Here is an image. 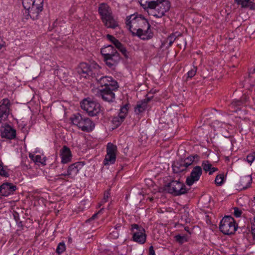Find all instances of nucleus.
<instances>
[{"label":"nucleus","instance_id":"f257e3e1","mask_svg":"<svg viewBox=\"0 0 255 255\" xmlns=\"http://www.w3.org/2000/svg\"><path fill=\"white\" fill-rule=\"evenodd\" d=\"M141 6L144 10L154 9L153 15L160 18L164 15L171 6L168 0H138Z\"/></svg>","mask_w":255,"mask_h":255},{"label":"nucleus","instance_id":"13d9d810","mask_svg":"<svg viewBox=\"0 0 255 255\" xmlns=\"http://www.w3.org/2000/svg\"><path fill=\"white\" fill-rule=\"evenodd\" d=\"M67 174H68V170H67V172L66 173H62L60 175L63 176L64 177L68 176L69 177V175Z\"/></svg>","mask_w":255,"mask_h":255},{"label":"nucleus","instance_id":"a211bd4d","mask_svg":"<svg viewBox=\"0 0 255 255\" xmlns=\"http://www.w3.org/2000/svg\"><path fill=\"white\" fill-rule=\"evenodd\" d=\"M16 186L11 183L5 182L0 186V195L8 196L16 190Z\"/></svg>","mask_w":255,"mask_h":255},{"label":"nucleus","instance_id":"c756f323","mask_svg":"<svg viewBox=\"0 0 255 255\" xmlns=\"http://www.w3.org/2000/svg\"><path fill=\"white\" fill-rule=\"evenodd\" d=\"M174 238L176 242L181 245L187 242L189 239V237L187 235H181L180 234L176 235Z\"/></svg>","mask_w":255,"mask_h":255},{"label":"nucleus","instance_id":"dca6fc26","mask_svg":"<svg viewBox=\"0 0 255 255\" xmlns=\"http://www.w3.org/2000/svg\"><path fill=\"white\" fill-rule=\"evenodd\" d=\"M10 102L8 99H3L0 102V123L6 120L9 113Z\"/></svg>","mask_w":255,"mask_h":255},{"label":"nucleus","instance_id":"37998d69","mask_svg":"<svg viewBox=\"0 0 255 255\" xmlns=\"http://www.w3.org/2000/svg\"><path fill=\"white\" fill-rule=\"evenodd\" d=\"M243 104V102L240 100H235L232 102L231 105L233 107L241 106Z\"/></svg>","mask_w":255,"mask_h":255},{"label":"nucleus","instance_id":"864d4df0","mask_svg":"<svg viewBox=\"0 0 255 255\" xmlns=\"http://www.w3.org/2000/svg\"><path fill=\"white\" fill-rule=\"evenodd\" d=\"M5 42L2 40V39L0 38V49L4 46Z\"/></svg>","mask_w":255,"mask_h":255},{"label":"nucleus","instance_id":"052dcab7","mask_svg":"<svg viewBox=\"0 0 255 255\" xmlns=\"http://www.w3.org/2000/svg\"><path fill=\"white\" fill-rule=\"evenodd\" d=\"M254 200L255 201V196L254 197Z\"/></svg>","mask_w":255,"mask_h":255},{"label":"nucleus","instance_id":"6e6552de","mask_svg":"<svg viewBox=\"0 0 255 255\" xmlns=\"http://www.w3.org/2000/svg\"><path fill=\"white\" fill-rule=\"evenodd\" d=\"M80 106L82 109L91 117L97 116L101 111L100 104L90 98L84 99L81 102Z\"/></svg>","mask_w":255,"mask_h":255},{"label":"nucleus","instance_id":"aec40b11","mask_svg":"<svg viewBox=\"0 0 255 255\" xmlns=\"http://www.w3.org/2000/svg\"><path fill=\"white\" fill-rule=\"evenodd\" d=\"M84 165L83 162H76L69 165L68 168L67 174L69 175V177L71 179H74Z\"/></svg>","mask_w":255,"mask_h":255},{"label":"nucleus","instance_id":"f03ea898","mask_svg":"<svg viewBox=\"0 0 255 255\" xmlns=\"http://www.w3.org/2000/svg\"><path fill=\"white\" fill-rule=\"evenodd\" d=\"M126 24L132 34L140 28L151 27L148 20L140 14H131L126 17Z\"/></svg>","mask_w":255,"mask_h":255},{"label":"nucleus","instance_id":"f704fd0d","mask_svg":"<svg viewBox=\"0 0 255 255\" xmlns=\"http://www.w3.org/2000/svg\"><path fill=\"white\" fill-rule=\"evenodd\" d=\"M251 0H234L235 2L241 5L242 7H247Z\"/></svg>","mask_w":255,"mask_h":255},{"label":"nucleus","instance_id":"e433bc0d","mask_svg":"<svg viewBox=\"0 0 255 255\" xmlns=\"http://www.w3.org/2000/svg\"><path fill=\"white\" fill-rule=\"evenodd\" d=\"M66 247L64 242L60 243L57 247L56 252L58 254H61L64 252L65 250Z\"/></svg>","mask_w":255,"mask_h":255},{"label":"nucleus","instance_id":"c85d7f7f","mask_svg":"<svg viewBox=\"0 0 255 255\" xmlns=\"http://www.w3.org/2000/svg\"><path fill=\"white\" fill-rule=\"evenodd\" d=\"M0 176L8 177L9 176L8 173V169H7V167L6 166H4L3 165V162L0 159Z\"/></svg>","mask_w":255,"mask_h":255},{"label":"nucleus","instance_id":"58836bf2","mask_svg":"<svg viewBox=\"0 0 255 255\" xmlns=\"http://www.w3.org/2000/svg\"><path fill=\"white\" fill-rule=\"evenodd\" d=\"M255 159V153L253 152L247 156V161L250 164H252Z\"/></svg>","mask_w":255,"mask_h":255},{"label":"nucleus","instance_id":"f3484780","mask_svg":"<svg viewBox=\"0 0 255 255\" xmlns=\"http://www.w3.org/2000/svg\"><path fill=\"white\" fill-rule=\"evenodd\" d=\"M132 35L137 36L142 40H146L152 38L153 33L150 29V27H148L147 26L144 28H141L140 29H138V31H136L134 33L132 32Z\"/></svg>","mask_w":255,"mask_h":255},{"label":"nucleus","instance_id":"412c9836","mask_svg":"<svg viewBox=\"0 0 255 255\" xmlns=\"http://www.w3.org/2000/svg\"><path fill=\"white\" fill-rule=\"evenodd\" d=\"M153 97H146L142 101L137 103L136 106L134 107V112L136 115H141L147 109L148 103L151 100Z\"/></svg>","mask_w":255,"mask_h":255},{"label":"nucleus","instance_id":"5701e85b","mask_svg":"<svg viewBox=\"0 0 255 255\" xmlns=\"http://www.w3.org/2000/svg\"><path fill=\"white\" fill-rule=\"evenodd\" d=\"M61 162L67 163L71 160V153L70 149L66 146H64L60 150Z\"/></svg>","mask_w":255,"mask_h":255},{"label":"nucleus","instance_id":"c03bdc74","mask_svg":"<svg viewBox=\"0 0 255 255\" xmlns=\"http://www.w3.org/2000/svg\"><path fill=\"white\" fill-rule=\"evenodd\" d=\"M188 213L184 212V214L181 217V220L184 221L186 223H190L191 219L188 217Z\"/></svg>","mask_w":255,"mask_h":255},{"label":"nucleus","instance_id":"4c0bfd02","mask_svg":"<svg viewBox=\"0 0 255 255\" xmlns=\"http://www.w3.org/2000/svg\"><path fill=\"white\" fill-rule=\"evenodd\" d=\"M197 67L193 66V68H192L190 71L187 73L188 78H191L193 77L197 72Z\"/></svg>","mask_w":255,"mask_h":255},{"label":"nucleus","instance_id":"a878e982","mask_svg":"<svg viewBox=\"0 0 255 255\" xmlns=\"http://www.w3.org/2000/svg\"><path fill=\"white\" fill-rule=\"evenodd\" d=\"M172 168L173 172L175 173H179L186 170V166L182 160L174 162L172 165Z\"/></svg>","mask_w":255,"mask_h":255},{"label":"nucleus","instance_id":"49530a36","mask_svg":"<svg viewBox=\"0 0 255 255\" xmlns=\"http://www.w3.org/2000/svg\"><path fill=\"white\" fill-rule=\"evenodd\" d=\"M148 255H155V251L152 246H151L149 248Z\"/></svg>","mask_w":255,"mask_h":255},{"label":"nucleus","instance_id":"39448f33","mask_svg":"<svg viewBox=\"0 0 255 255\" xmlns=\"http://www.w3.org/2000/svg\"><path fill=\"white\" fill-rule=\"evenodd\" d=\"M164 190L174 196H180L187 193L190 189L179 181L172 180L165 185Z\"/></svg>","mask_w":255,"mask_h":255},{"label":"nucleus","instance_id":"4be33fe9","mask_svg":"<svg viewBox=\"0 0 255 255\" xmlns=\"http://www.w3.org/2000/svg\"><path fill=\"white\" fill-rule=\"evenodd\" d=\"M98 12L101 19L113 14L111 8L106 3L99 4Z\"/></svg>","mask_w":255,"mask_h":255},{"label":"nucleus","instance_id":"79ce46f5","mask_svg":"<svg viewBox=\"0 0 255 255\" xmlns=\"http://www.w3.org/2000/svg\"><path fill=\"white\" fill-rule=\"evenodd\" d=\"M234 215L236 217H240L242 214V211L238 207H234Z\"/></svg>","mask_w":255,"mask_h":255},{"label":"nucleus","instance_id":"3c124183","mask_svg":"<svg viewBox=\"0 0 255 255\" xmlns=\"http://www.w3.org/2000/svg\"><path fill=\"white\" fill-rule=\"evenodd\" d=\"M109 195L110 194L109 192H106L104 193L103 200L105 202H106L107 201V199L109 198Z\"/></svg>","mask_w":255,"mask_h":255},{"label":"nucleus","instance_id":"09e8293b","mask_svg":"<svg viewBox=\"0 0 255 255\" xmlns=\"http://www.w3.org/2000/svg\"><path fill=\"white\" fill-rule=\"evenodd\" d=\"M218 168L216 167H213L212 166L211 167V170L209 171V174L212 175L214 172L218 171Z\"/></svg>","mask_w":255,"mask_h":255},{"label":"nucleus","instance_id":"680f3d73","mask_svg":"<svg viewBox=\"0 0 255 255\" xmlns=\"http://www.w3.org/2000/svg\"><path fill=\"white\" fill-rule=\"evenodd\" d=\"M254 221L255 222V217L254 218Z\"/></svg>","mask_w":255,"mask_h":255},{"label":"nucleus","instance_id":"cd10ccee","mask_svg":"<svg viewBox=\"0 0 255 255\" xmlns=\"http://www.w3.org/2000/svg\"><path fill=\"white\" fill-rule=\"evenodd\" d=\"M125 119L123 116H121L118 115L117 116L113 118L112 123L115 127L117 128L121 125Z\"/></svg>","mask_w":255,"mask_h":255},{"label":"nucleus","instance_id":"e2e57ef3","mask_svg":"<svg viewBox=\"0 0 255 255\" xmlns=\"http://www.w3.org/2000/svg\"><path fill=\"white\" fill-rule=\"evenodd\" d=\"M251 8H252V7H251ZM253 9H255V7H253Z\"/></svg>","mask_w":255,"mask_h":255},{"label":"nucleus","instance_id":"423d86ee","mask_svg":"<svg viewBox=\"0 0 255 255\" xmlns=\"http://www.w3.org/2000/svg\"><path fill=\"white\" fill-rule=\"evenodd\" d=\"M100 66L96 63H92L90 65L86 63H81L78 68L77 72L81 76L86 78L91 76L94 78L98 72L100 71Z\"/></svg>","mask_w":255,"mask_h":255},{"label":"nucleus","instance_id":"bb28decb","mask_svg":"<svg viewBox=\"0 0 255 255\" xmlns=\"http://www.w3.org/2000/svg\"><path fill=\"white\" fill-rule=\"evenodd\" d=\"M199 159V156L196 154L194 155H191L185 158L184 160H182L183 162V164L185 165L186 167L187 168L189 166L192 164L193 162L196 159L197 161Z\"/></svg>","mask_w":255,"mask_h":255},{"label":"nucleus","instance_id":"9d476101","mask_svg":"<svg viewBox=\"0 0 255 255\" xmlns=\"http://www.w3.org/2000/svg\"><path fill=\"white\" fill-rule=\"evenodd\" d=\"M131 231L133 232V241L140 244H144L146 240L144 229L135 224L131 225Z\"/></svg>","mask_w":255,"mask_h":255},{"label":"nucleus","instance_id":"ea45409f","mask_svg":"<svg viewBox=\"0 0 255 255\" xmlns=\"http://www.w3.org/2000/svg\"><path fill=\"white\" fill-rule=\"evenodd\" d=\"M176 37L174 34L169 36L167 39V42H168V46H171L175 40Z\"/></svg>","mask_w":255,"mask_h":255},{"label":"nucleus","instance_id":"6e6d98bb","mask_svg":"<svg viewBox=\"0 0 255 255\" xmlns=\"http://www.w3.org/2000/svg\"><path fill=\"white\" fill-rule=\"evenodd\" d=\"M185 230L186 232H187L189 234H191V232L190 231V228L188 227H185Z\"/></svg>","mask_w":255,"mask_h":255},{"label":"nucleus","instance_id":"8fccbe9b","mask_svg":"<svg viewBox=\"0 0 255 255\" xmlns=\"http://www.w3.org/2000/svg\"><path fill=\"white\" fill-rule=\"evenodd\" d=\"M107 39L110 41L112 43L115 39V37L112 35L107 34L106 36Z\"/></svg>","mask_w":255,"mask_h":255},{"label":"nucleus","instance_id":"4d7b16f0","mask_svg":"<svg viewBox=\"0 0 255 255\" xmlns=\"http://www.w3.org/2000/svg\"><path fill=\"white\" fill-rule=\"evenodd\" d=\"M98 213H96V214H94L92 217L90 219V220H94L95 219L96 217L97 216V215H98Z\"/></svg>","mask_w":255,"mask_h":255},{"label":"nucleus","instance_id":"0eeeda50","mask_svg":"<svg viewBox=\"0 0 255 255\" xmlns=\"http://www.w3.org/2000/svg\"><path fill=\"white\" fill-rule=\"evenodd\" d=\"M220 230L225 235L234 234L238 229V225L235 223L234 219L230 216L224 217L220 222Z\"/></svg>","mask_w":255,"mask_h":255},{"label":"nucleus","instance_id":"5fc2aeb1","mask_svg":"<svg viewBox=\"0 0 255 255\" xmlns=\"http://www.w3.org/2000/svg\"><path fill=\"white\" fill-rule=\"evenodd\" d=\"M249 75H250L251 74H253L254 73H255V68H253V69H250V70H249Z\"/></svg>","mask_w":255,"mask_h":255},{"label":"nucleus","instance_id":"2eb2a0df","mask_svg":"<svg viewBox=\"0 0 255 255\" xmlns=\"http://www.w3.org/2000/svg\"><path fill=\"white\" fill-rule=\"evenodd\" d=\"M120 54L118 52L110 56L103 58L106 66L109 68L114 70L121 61Z\"/></svg>","mask_w":255,"mask_h":255},{"label":"nucleus","instance_id":"2f4dec72","mask_svg":"<svg viewBox=\"0 0 255 255\" xmlns=\"http://www.w3.org/2000/svg\"><path fill=\"white\" fill-rule=\"evenodd\" d=\"M57 76L60 79H66L68 75V71L64 68H60L57 70Z\"/></svg>","mask_w":255,"mask_h":255},{"label":"nucleus","instance_id":"4468645a","mask_svg":"<svg viewBox=\"0 0 255 255\" xmlns=\"http://www.w3.org/2000/svg\"><path fill=\"white\" fill-rule=\"evenodd\" d=\"M0 130L2 138L11 140L16 137V130L8 124L1 126Z\"/></svg>","mask_w":255,"mask_h":255},{"label":"nucleus","instance_id":"a19ab883","mask_svg":"<svg viewBox=\"0 0 255 255\" xmlns=\"http://www.w3.org/2000/svg\"><path fill=\"white\" fill-rule=\"evenodd\" d=\"M13 216L14 219L17 222L18 226H22V222L19 221L20 219L18 213L16 212H14L13 213Z\"/></svg>","mask_w":255,"mask_h":255},{"label":"nucleus","instance_id":"603ef678","mask_svg":"<svg viewBox=\"0 0 255 255\" xmlns=\"http://www.w3.org/2000/svg\"><path fill=\"white\" fill-rule=\"evenodd\" d=\"M252 234L253 235L254 239H255V225H253L252 227Z\"/></svg>","mask_w":255,"mask_h":255},{"label":"nucleus","instance_id":"ddd939ff","mask_svg":"<svg viewBox=\"0 0 255 255\" xmlns=\"http://www.w3.org/2000/svg\"><path fill=\"white\" fill-rule=\"evenodd\" d=\"M202 168L200 166H196L193 168L189 176L186 178V183L191 186L195 182L199 180L202 174Z\"/></svg>","mask_w":255,"mask_h":255},{"label":"nucleus","instance_id":"f8f14e48","mask_svg":"<svg viewBox=\"0 0 255 255\" xmlns=\"http://www.w3.org/2000/svg\"><path fill=\"white\" fill-rule=\"evenodd\" d=\"M94 78H95L97 84L102 88L119 86L117 81L114 80L112 77L107 76H101L100 71L98 72V74H96Z\"/></svg>","mask_w":255,"mask_h":255},{"label":"nucleus","instance_id":"72a5a7b5","mask_svg":"<svg viewBox=\"0 0 255 255\" xmlns=\"http://www.w3.org/2000/svg\"><path fill=\"white\" fill-rule=\"evenodd\" d=\"M224 181V174H220L216 177L215 182L217 186H221Z\"/></svg>","mask_w":255,"mask_h":255},{"label":"nucleus","instance_id":"473e14b6","mask_svg":"<svg viewBox=\"0 0 255 255\" xmlns=\"http://www.w3.org/2000/svg\"><path fill=\"white\" fill-rule=\"evenodd\" d=\"M128 111V104H127L124 105L123 106L121 107L120 113H119V115L121 116H123L124 117V118L125 119Z\"/></svg>","mask_w":255,"mask_h":255},{"label":"nucleus","instance_id":"393cba45","mask_svg":"<svg viewBox=\"0 0 255 255\" xmlns=\"http://www.w3.org/2000/svg\"><path fill=\"white\" fill-rule=\"evenodd\" d=\"M252 181L251 175H246L241 177L239 186L241 189H246L250 187Z\"/></svg>","mask_w":255,"mask_h":255},{"label":"nucleus","instance_id":"6ab92c4d","mask_svg":"<svg viewBox=\"0 0 255 255\" xmlns=\"http://www.w3.org/2000/svg\"><path fill=\"white\" fill-rule=\"evenodd\" d=\"M104 25L107 28L116 29L119 27V21L117 18H115L113 14L101 19Z\"/></svg>","mask_w":255,"mask_h":255},{"label":"nucleus","instance_id":"c9c22d12","mask_svg":"<svg viewBox=\"0 0 255 255\" xmlns=\"http://www.w3.org/2000/svg\"><path fill=\"white\" fill-rule=\"evenodd\" d=\"M211 166L212 164L208 160H204L202 162V167L205 172H209V171L211 170Z\"/></svg>","mask_w":255,"mask_h":255},{"label":"nucleus","instance_id":"1a4fd4ad","mask_svg":"<svg viewBox=\"0 0 255 255\" xmlns=\"http://www.w3.org/2000/svg\"><path fill=\"white\" fill-rule=\"evenodd\" d=\"M119 86L99 89L97 95L102 99L108 102H113L115 99V92L118 90Z\"/></svg>","mask_w":255,"mask_h":255},{"label":"nucleus","instance_id":"bf43d9fd","mask_svg":"<svg viewBox=\"0 0 255 255\" xmlns=\"http://www.w3.org/2000/svg\"><path fill=\"white\" fill-rule=\"evenodd\" d=\"M120 227H121V226L119 224H117L115 226V229H119Z\"/></svg>","mask_w":255,"mask_h":255},{"label":"nucleus","instance_id":"7c9ffc66","mask_svg":"<svg viewBox=\"0 0 255 255\" xmlns=\"http://www.w3.org/2000/svg\"><path fill=\"white\" fill-rule=\"evenodd\" d=\"M124 56L126 59L130 58L129 52H128L125 46L121 43L120 45L116 47Z\"/></svg>","mask_w":255,"mask_h":255},{"label":"nucleus","instance_id":"b1692460","mask_svg":"<svg viewBox=\"0 0 255 255\" xmlns=\"http://www.w3.org/2000/svg\"><path fill=\"white\" fill-rule=\"evenodd\" d=\"M100 52L103 58L118 52L116 48L112 45H108L102 48Z\"/></svg>","mask_w":255,"mask_h":255},{"label":"nucleus","instance_id":"a18cd8bd","mask_svg":"<svg viewBox=\"0 0 255 255\" xmlns=\"http://www.w3.org/2000/svg\"><path fill=\"white\" fill-rule=\"evenodd\" d=\"M36 162H39L43 163L41 155H37L34 157V159H33Z\"/></svg>","mask_w":255,"mask_h":255},{"label":"nucleus","instance_id":"9b49d317","mask_svg":"<svg viewBox=\"0 0 255 255\" xmlns=\"http://www.w3.org/2000/svg\"><path fill=\"white\" fill-rule=\"evenodd\" d=\"M106 152L107 154L103 161L104 164L109 165L114 164L116 160L117 146L111 142H109L107 145Z\"/></svg>","mask_w":255,"mask_h":255},{"label":"nucleus","instance_id":"de8ad7c7","mask_svg":"<svg viewBox=\"0 0 255 255\" xmlns=\"http://www.w3.org/2000/svg\"><path fill=\"white\" fill-rule=\"evenodd\" d=\"M121 43V42L116 38L112 42V43L115 45L116 48L119 46Z\"/></svg>","mask_w":255,"mask_h":255},{"label":"nucleus","instance_id":"20e7f679","mask_svg":"<svg viewBox=\"0 0 255 255\" xmlns=\"http://www.w3.org/2000/svg\"><path fill=\"white\" fill-rule=\"evenodd\" d=\"M71 121L73 125L77 126L83 131L89 132L95 128V124L91 119L82 116L79 113L73 115Z\"/></svg>","mask_w":255,"mask_h":255},{"label":"nucleus","instance_id":"7ed1b4c3","mask_svg":"<svg viewBox=\"0 0 255 255\" xmlns=\"http://www.w3.org/2000/svg\"><path fill=\"white\" fill-rule=\"evenodd\" d=\"M22 3L33 19H37L39 13L43 10V0H22Z\"/></svg>","mask_w":255,"mask_h":255}]
</instances>
